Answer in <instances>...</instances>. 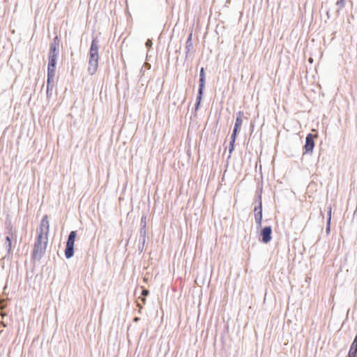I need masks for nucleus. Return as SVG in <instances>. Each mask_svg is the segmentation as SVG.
I'll use <instances>...</instances> for the list:
<instances>
[{
  "instance_id": "ddd939ff",
  "label": "nucleus",
  "mask_w": 357,
  "mask_h": 357,
  "mask_svg": "<svg viewBox=\"0 0 357 357\" xmlns=\"http://www.w3.org/2000/svg\"><path fill=\"white\" fill-rule=\"evenodd\" d=\"M243 114H244L242 111H238L236 113V121L233 130H236L239 132L243 122L242 117L243 116Z\"/></svg>"
},
{
  "instance_id": "6e6552de",
  "label": "nucleus",
  "mask_w": 357,
  "mask_h": 357,
  "mask_svg": "<svg viewBox=\"0 0 357 357\" xmlns=\"http://www.w3.org/2000/svg\"><path fill=\"white\" fill-rule=\"evenodd\" d=\"M273 229L271 225L261 227L260 236L261 241L265 244L268 243L272 239Z\"/></svg>"
},
{
  "instance_id": "39448f33",
  "label": "nucleus",
  "mask_w": 357,
  "mask_h": 357,
  "mask_svg": "<svg viewBox=\"0 0 357 357\" xmlns=\"http://www.w3.org/2000/svg\"><path fill=\"white\" fill-rule=\"evenodd\" d=\"M77 237V231H71L68 236L66 248L64 250L65 257L69 259L72 258L75 254V242Z\"/></svg>"
},
{
  "instance_id": "6ab92c4d",
  "label": "nucleus",
  "mask_w": 357,
  "mask_h": 357,
  "mask_svg": "<svg viewBox=\"0 0 357 357\" xmlns=\"http://www.w3.org/2000/svg\"><path fill=\"white\" fill-rule=\"evenodd\" d=\"M336 6H337L338 9L337 10V14L339 15L340 10L344 8L345 6V0H337L336 1Z\"/></svg>"
},
{
  "instance_id": "b1692460",
  "label": "nucleus",
  "mask_w": 357,
  "mask_h": 357,
  "mask_svg": "<svg viewBox=\"0 0 357 357\" xmlns=\"http://www.w3.org/2000/svg\"><path fill=\"white\" fill-rule=\"evenodd\" d=\"M145 45L147 48H150L152 47L153 45V42H152V40L151 39H148L146 43H145Z\"/></svg>"
},
{
  "instance_id": "c756f323",
  "label": "nucleus",
  "mask_w": 357,
  "mask_h": 357,
  "mask_svg": "<svg viewBox=\"0 0 357 357\" xmlns=\"http://www.w3.org/2000/svg\"><path fill=\"white\" fill-rule=\"evenodd\" d=\"M188 54H189V53H187V51H186V52H185V59L188 58Z\"/></svg>"
},
{
  "instance_id": "393cba45",
  "label": "nucleus",
  "mask_w": 357,
  "mask_h": 357,
  "mask_svg": "<svg viewBox=\"0 0 357 357\" xmlns=\"http://www.w3.org/2000/svg\"><path fill=\"white\" fill-rule=\"evenodd\" d=\"M144 248V245H142V244L139 243L138 250H139V253H142L143 252Z\"/></svg>"
},
{
  "instance_id": "7c9ffc66",
  "label": "nucleus",
  "mask_w": 357,
  "mask_h": 357,
  "mask_svg": "<svg viewBox=\"0 0 357 357\" xmlns=\"http://www.w3.org/2000/svg\"><path fill=\"white\" fill-rule=\"evenodd\" d=\"M180 50H181V47L179 48V50H176V53H180Z\"/></svg>"
},
{
  "instance_id": "f03ea898",
  "label": "nucleus",
  "mask_w": 357,
  "mask_h": 357,
  "mask_svg": "<svg viewBox=\"0 0 357 357\" xmlns=\"http://www.w3.org/2000/svg\"><path fill=\"white\" fill-rule=\"evenodd\" d=\"M48 238L43 236V231H39L31 253V259L39 261L45 254Z\"/></svg>"
},
{
  "instance_id": "20e7f679",
  "label": "nucleus",
  "mask_w": 357,
  "mask_h": 357,
  "mask_svg": "<svg viewBox=\"0 0 357 357\" xmlns=\"http://www.w3.org/2000/svg\"><path fill=\"white\" fill-rule=\"evenodd\" d=\"M206 84V73L205 68L202 67L199 71V87L195 104V112H196L200 107L201 102L204 96V91Z\"/></svg>"
},
{
  "instance_id": "a211bd4d",
  "label": "nucleus",
  "mask_w": 357,
  "mask_h": 357,
  "mask_svg": "<svg viewBox=\"0 0 357 357\" xmlns=\"http://www.w3.org/2000/svg\"><path fill=\"white\" fill-rule=\"evenodd\" d=\"M262 188L257 190L255 195V202L257 204H259L260 202H262L261 199Z\"/></svg>"
},
{
  "instance_id": "f8f14e48",
  "label": "nucleus",
  "mask_w": 357,
  "mask_h": 357,
  "mask_svg": "<svg viewBox=\"0 0 357 357\" xmlns=\"http://www.w3.org/2000/svg\"><path fill=\"white\" fill-rule=\"evenodd\" d=\"M357 356V334L356 335L349 351L348 357Z\"/></svg>"
},
{
  "instance_id": "f257e3e1",
  "label": "nucleus",
  "mask_w": 357,
  "mask_h": 357,
  "mask_svg": "<svg viewBox=\"0 0 357 357\" xmlns=\"http://www.w3.org/2000/svg\"><path fill=\"white\" fill-rule=\"evenodd\" d=\"M98 38L93 37L90 46L88 72L91 75L96 73L98 66Z\"/></svg>"
},
{
  "instance_id": "cd10ccee",
  "label": "nucleus",
  "mask_w": 357,
  "mask_h": 357,
  "mask_svg": "<svg viewBox=\"0 0 357 357\" xmlns=\"http://www.w3.org/2000/svg\"><path fill=\"white\" fill-rule=\"evenodd\" d=\"M141 300H142V301L144 303H146V297H143V296H142V297L141 298Z\"/></svg>"
},
{
  "instance_id": "dca6fc26",
  "label": "nucleus",
  "mask_w": 357,
  "mask_h": 357,
  "mask_svg": "<svg viewBox=\"0 0 357 357\" xmlns=\"http://www.w3.org/2000/svg\"><path fill=\"white\" fill-rule=\"evenodd\" d=\"M331 208L330 207L327 212V222L326 227V232L329 234L331 232Z\"/></svg>"
},
{
  "instance_id": "bb28decb",
  "label": "nucleus",
  "mask_w": 357,
  "mask_h": 357,
  "mask_svg": "<svg viewBox=\"0 0 357 357\" xmlns=\"http://www.w3.org/2000/svg\"><path fill=\"white\" fill-rule=\"evenodd\" d=\"M326 15H327V18H328V19H330L331 16H330V11H329V10H328L326 11Z\"/></svg>"
},
{
  "instance_id": "9d476101",
  "label": "nucleus",
  "mask_w": 357,
  "mask_h": 357,
  "mask_svg": "<svg viewBox=\"0 0 357 357\" xmlns=\"http://www.w3.org/2000/svg\"><path fill=\"white\" fill-rule=\"evenodd\" d=\"M49 229H50L49 221L47 219V215H45L42 218V220H41V222L40 225V229H39V231H38V233L39 231H43V236L47 237Z\"/></svg>"
},
{
  "instance_id": "4be33fe9",
  "label": "nucleus",
  "mask_w": 357,
  "mask_h": 357,
  "mask_svg": "<svg viewBox=\"0 0 357 357\" xmlns=\"http://www.w3.org/2000/svg\"><path fill=\"white\" fill-rule=\"evenodd\" d=\"M146 234H139V243L145 245Z\"/></svg>"
},
{
  "instance_id": "4468645a",
  "label": "nucleus",
  "mask_w": 357,
  "mask_h": 357,
  "mask_svg": "<svg viewBox=\"0 0 357 357\" xmlns=\"http://www.w3.org/2000/svg\"><path fill=\"white\" fill-rule=\"evenodd\" d=\"M139 234H146V215H143L140 220Z\"/></svg>"
},
{
  "instance_id": "1a4fd4ad",
  "label": "nucleus",
  "mask_w": 357,
  "mask_h": 357,
  "mask_svg": "<svg viewBox=\"0 0 357 357\" xmlns=\"http://www.w3.org/2000/svg\"><path fill=\"white\" fill-rule=\"evenodd\" d=\"M255 220L257 224V229H259L261 227L262 224V202L259 204H256L254 208Z\"/></svg>"
},
{
  "instance_id": "2eb2a0df",
  "label": "nucleus",
  "mask_w": 357,
  "mask_h": 357,
  "mask_svg": "<svg viewBox=\"0 0 357 357\" xmlns=\"http://www.w3.org/2000/svg\"><path fill=\"white\" fill-rule=\"evenodd\" d=\"M192 33H190L187 38L186 43H185V50H187V53H189L192 48Z\"/></svg>"
},
{
  "instance_id": "0eeeda50",
  "label": "nucleus",
  "mask_w": 357,
  "mask_h": 357,
  "mask_svg": "<svg viewBox=\"0 0 357 357\" xmlns=\"http://www.w3.org/2000/svg\"><path fill=\"white\" fill-rule=\"evenodd\" d=\"M314 148V135L308 133L305 137V144L303 146V155L312 154Z\"/></svg>"
},
{
  "instance_id": "5701e85b",
  "label": "nucleus",
  "mask_w": 357,
  "mask_h": 357,
  "mask_svg": "<svg viewBox=\"0 0 357 357\" xmlns=\"http://www.w3.org/2000/svg\"><path fill=\"white\" fill-rule=\"evenodd\" d=\"M141 294H142V296L146 297L149 294V290H148L147 289H145V288H142Z\"/></svg>"
},
{
  "instance_id": "412c9836",
  "label": "nucleus",
  "mask_w": 357,
  "mask_h": 357,
  "mask_svg": "<svg viewBox=\"0 0 357 357\" xmlns=\"http://www.w3.org/2000/svg\"><path fill=\"white\" fill-rule=\"evenodd\" d=\"M238 134V131H236V130H233L232 133L231 135L230 141L236 142Z\"/></svg>"
},
{
  "instance_id": "423d86ee",
  "label": "nucleus",
  "mask_w": 357,
  "mask_h": 357,
  "mask_svg": "<svg viewBox=\"0 0 357 357\" xmlns=\"http://www.w3.org/2000/svg\"><path fill=\"white\" fill-rule=\"evenodd\" d=\"M54 75H55V70H47L46 95H47V98L48 99L50 98L52 96Z\"/></svg>"
},
{
  "instance_id": "c85d7f7f",
  "label": "nucleus",
  "mask_w": 357,
  "mask_h": 357,
  "mask_svg": "<svg viewBox=\"0 0 357 357\" xmlns=\"http://www.w3.org/2000/svg\"><path fill=\"white\" fill-rule=\"evenodd\" d=\"M1 324H2L3 327H6L7 326V324H5L4 322H2Z\"/></svg>"
},
{
  "instance_id": "a878e982",
  "label": "nucleus",
  "mask_w": 357,
  "mask_h": 357,
  "mask_svg": "<svg viewBox=\"0 0 357 357\" xmlns=\"http://www.w3.org/2000/svg\"><path fill=\"white\" fill-rule=\"evenodd\" d=\"M139 320H140V318H139V317H134V319H133V321H134V322H138Z\"/></svg>"
},
{
  "instance_id": "f3484780",
  "label": "nucleus",
  "mask_w": 357,
  "mask_h": 357,
  "mask_svg": "<svg viewBox=\"0 0 357 357\" xmlns=\"http://www.w3.org/2000/svg\"><path fill=\"white\" fill-rule=\"evenodd\" d=\"M5 233L7 234L6 236H10L11 238L13 237V227L11 222L6 224Z\"/></svg>"
},
{
  "instance_id": "7ed1b4c3",
  "label": "nucleus",
  "mask_w": 357,
  "mask_h": 357,
  "mask_svg": "<svg viewBox=\"0 0 357 357\" xmlns=\"http://www.w3.org/2000/svg\"><path fill=\"white\" fill-rule=\"evenodd\" d=\"M60 40L58 36L54 37L50 45L47 70H56L57 58L59 54Z\"/></svg>"
},
{
  "instance_id": "aec40b11",
  "label": "nucleus",
  "mask_w": 357,
  "mask_h": 357,
  "mask_svg": "<svg viewBox=\"0 0 357 357\" xmlns=\"http://www.w3.org/2000/svg\"><path fill=\"white\" fill-rule=\"evenodd\" d=\"M234 148H235V142L229 141V155L228 156L229 158L231 157V154L234 151Z\"/></svg>"
},
{
  "instance_id": "9b49d317",
  "label": "nucleus",
  "mask_w": 357,
  "mask_h": 357,
  "mask_svg": "<svg viewBox=\"0 0 357 357\" xmlns=\"http://www.w3.org/2000/svg\"><path fill=\"white\" fill-rule=\"evenodd\" d=\"M12 238L10 236H6L5 238L4 245L7 250L6 255L3 257V259L8 258L12 250Z\"/></svg>"
}]
</instances>
